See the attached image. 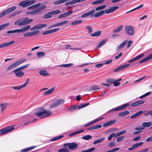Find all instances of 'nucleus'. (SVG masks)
Returning a JSON list of instances; mask_svg holds the SVG:
<instances>
[{"label": "nucleus", "mask_w": 152, "mask_h": 152, "mask_svg": "<svg viewBox=\"0 0 152 152\" xmlns=\"http://www.w3.org/2000/svg\"><path fill=\"white\" fill-rule=\"evenodd\" d=\"M118 8L119 7L118 6H113L110 8L109 9L98 11L94 13L95 10H93L83 14L81 16V18H85L91 16V18H97L103 15L105 13H106L107 14H108L112 12L117 10Z\"/></svg>", "instance_id": "1"}, {"label": "nucleus", "mask_w": 152, "mask_h": 152, "mask_svg": "<svg viewBox=\"0 0 152 152\" xmlns=\"http://www.w3.org/2000/svg\"><path fill=\"white\" fill-rule=\"evenodd\" d=\"M51 112L47 110L44 108H40L38 109V112L35 114L41 118H43L50 116L51 114Z\"/></svg>", "instance_id": "2"}, {"label": "nucleus", "mask_w": 152, "mask_h": 152, "mask_svg": "<svg viewBox=\"0 0 152 152\" xmlns=\"http://www.w3.org/2000/svg\"><path fill=\"white\" fill-rule=\"evenodd\" d=\"M33 19H29L28 17L18 19L15 23L16 25L20 26H25L26 25L32 22L33 21Z\"/></svg>", "instance_id": "3"}, {"label": "nucleus", "mask_w": 152, "mask_h": 152, "mask_svg": "<svg viewBox=\"0 0 152 152\" xmlns=\"http://www.w3.org/2000/svg\"><path fill=\"white\" fill-rule=\"evenodd\" d=\"M37 0H26L20 2L18 5L25 8L31 5L36 3Z\"/></svg>", "instance_id": "4"}, {"label": "nucleus", "mask_w": 152, "mask_h": 152, "mask_svg": "<svg viewBox=\"0 0 152 152\" xmlns=\"http://www.w3.org/2000/svg\"><path fill=\"white\" fill-rule=\"evenodd\" d=\"M26 59H23L19 60L10 65L7 68V70H11L16 67L19 65L26 61Z\"/></svg>", "instance_id": "5"}, {"label": "nucleus", "mask_w": 152, "mask_h": 152, "mask_svg": "<svg viewBox=\"0 0 152 152\" xmlns=\"http://www.w3.org/2000/svg\"><path fill=\"white\" fill-rule=\"evenodd\" d=\"M14 129L13 126L11 125L1 129L0 130V135L5 134L13 130Z\"/></svg>", "instance_id": "6"}, {"label": "nucleus", "mask_w": 152, "mask_h": 152, "mask_svg": "<svg viewBox=\"0 0 152 152\" xmlns=\"http://www.w3.org/2000/svg\"><path fill=\"white\" fill-rule=\"evenodd\" d=\"M16 9V7L13 6L5 10L2 11L1 13H0V18L2 17L5 15L9 14L11 12L13 11Z\"/></svg>", "instance_id": "7"}, {"label": "nucleus", "mask_w": 152, "mask_h": 152, "mask_svg": "<svg viewBox=\"0 0 152 152\" xmlns=\"http://www.w3.org/2000/svg\"><path fill=\"white\" fill-rule=\"evenodd\" d=\"M65 102L64 99H58L55 100L54 103L50 105V108L56 107L63 104Z\"/></svg>", "instance_id": "8"}, {"label": "nucleus", "mask_w": 152, "mask_h": 152, "mask_svg": "<svg viewBox=\"0 0 152 152\" xmlns=\"http://www.w3.org/2000/svg\"><path fill=\"white\" fill-rule=\"evenodd\" d=\"M130 105L129 103H127L123 105H121L120 106L115 107L114 108L108 111V113H110L111 112H113L114 111H117L122 110Z\"/></svg>", "instance_id": "9"}, {"label": "nucleus", "mask_w": 152, "mask_h": 152, "mask_svg": "<svg viewBox=\"0 0 152 152\" xmlns=\"http://www.w3.org/2000/svg\"><path fill=\"white\" fill-rule=\"evenodd\" d=\"M126 33L129 35H132L134 33V29L132 26H129L125 27Z\"/></svg>", "instance_id": "10"}, {"label": "nucleus", "mask_w": 152, "mask_h": 152, "mask_svg": "<svg viewBox=\"0 0 152 152\" xmlns=\"http://www.w3.org/2000/svg\"><path fill=\"white\" fill-rule=\"evenodd\" d=\"M13 72H14L15 75L18 77H22L24 75V73L18 68L14 70Z\"/></svg>", "instance_id": "11"}, {"label": "nucleus", "mask_w": 152, "mask_h": 152, "mask_svg": "<svg viewBox=\"0 0 152 152\" xmlns=\"http://www.w3.org/2000/svg\"><path fill=\"white\" fill-rule=\"evenodd\" d=\"M47 25L46 24H43L38 25L31 28L30 30L31 31H34L37 29H40L46 27Z\"/></svg>", "instance_id": "12"}, {"label": "nucleus", "mask_w": 152, "mask_h": 152, "mask_svg": "<svg viewBox=\"0 0 152 152\" xmlns=\"http://www.w3.org/2000/svg\"><path fill=\"white\" fill-rule=\"evenodd\" d=\"M130 65L129 64H127L121 66L114 69V71L116 72L122 70L129 66Z\"/></svg>", "instance_id": "13"}, {"label": "nucleus", "mask_w": 152, "mask_h": 152, "mask_svg": "<svg viewBox=\"0 0 152 152\" xmlns=\"http://www.w3.org/2000/svg\"><path fill=\"white\" fill-rule=\"evenodd\" d=\"M143 144V142H140L133 144L132 147L129 148H128V150L129 151H133L137 147L142 145Z\"/></svg>", "instance_id": "14"}, {"label": "nucleus", "mask_w": 152, "mask_h": 152, "mask_svg": "<svg viewBox=\"0 0 152 152\" xmlns=\"http://www.w3.org/2000/svg\"><path fill=\"white\" fill-rule=\"evenodd\" d=\"M39 30H37L33 31H30L24 34H23V36L26 37L31 36L38 34L39 33Z\"/></svg>", "instance_id": "15"}, {"label": "nucleus", "mask_w": 152, "mask_h": 152, "mask_svg": "<svg viewBox=\"0 0 152 152\" xmlns=\"http://www.w3.org/2000/svg\"><path fill=\"white\" fill-rule=\"evenodd\" d=\"M59 28H57L45 31L42 34L43 35H45L50 34L57 31L59 30Z\"/></svg>", "instance_id": "16"}, {"label": "nucleus", "mask_w": 152, "mask_h": 152, "mask_svg": "<svg viewBox=\"0 0 152 152\" xmlns=\"http://www.w3.org/2000/svg\"><path fill=\"white\" fill-rule=\"evenodd\" d=\"M144 103V100H139L131 104V106L132 107H135L142 104Z\"/></svg>", "instance_id": "17"}, {"label": "nucleus", "mask_w": 152, "mask_h": 152, "mask_svg": "<svg viewBox=\"0 0 152 152\" xmlns=\"http://www.w3.org/2000/svg\"><path fill=\"white\" fill-rule=\"evenodd\" d=\"M14 42V41H12L10 42L3 43L0 45V48H2L10 46L13 44Z\"/></svg>", "instance_id": "18"}, {"label": "nucleus", "mask_w": 152, "mask_h": 152, "mask_svg": "<svg viewBox=\"0 0 152 152\" xmlns=\"http://www.w3.org/2000/svg\"><path fill=\"white\" fill-rule=\"evenodd\" d=\"M68 22V21L67 20H64L62 22H59V23H57L55 24H54V25H53L52 26H50L49 28H53L55 27L56 26H60L61 25H64L65 24H66Z\"/></svg>", "instance_id": "19"}, {"label": "nucleus", "mask_w": 152, "mask_h": 152, "mask_svg": "<svg viewBox=\"0 0 152 152\" xmlns=\"http://www.w3.org/2000/svg\"><path fill=\"white\" fill-rule=\"evenodd\" d=\"M69 148L71 150H74L78 147L77 144L75 142L70 143Z\"/></svg>", "instance_id": "20"}, {"label": "nucleus", "mask_w": 152, "mask_h": 152, "mask_svg": "<svg viewBox=\"0 0 152 152\" xmlns=\"http://www.w3.org/2000/svg\"><path fill=\"white\" fill-rule=\"evenodd\" d=\"M31 28L30 25L26 26L23 28L18 29L19 33H21L23 32L26 31H28Z\"/></svg>", "instance_id": "21"}, {"label": "nucleus", "mask_w": 152, "mask_h": 152, "mask_svg": "<svg viewBox=\"0 0 152 152\" xmlns=\"http://www.w3.org/2000/svg\"><path fill=\"white\" fill-rule=\"evenodd\" d=\"M144 56V54H141L140 55H139L137 56L136 57H134L133 58L129 60V61L128 62L129 63H130L133 62L134 61H135L137 60L138 59H140V58H142V57L143 56Z\"/></svg>", "instance_id": "22"}, {"label": "nucleus", "mask_w": 152, "mask_h": 152, "mask_svg": "<svg viewBox=\"0 0 152 152\" xmlns=\"http://www.w3.org/2000/svg\"><path fill=\"white\" fill-rule=\"evenodd\" d=\"M151 58H152V54L149 55L148 56L143 58L140 61L139 63H143Z\"/></svg>", "instance_id": "23"}, {"label": "nucleus", "mask_w": 152, "mask_h": 152, "mask_svg": "<svg viewBox=\"0 0 152 152\" xmlns=\"http://www.w3.org/2000/svg\"><path fill=\"white\" fill-rule=\"evenodd\" d=\"M41 3H40L35 4L31 6L28 7L27 8V9L28 10H31L36 9L38 7H39L41 5Z\"/></svg>", "instance_id": "24"}, {"label": "nucleus", "mask_w": 152, "mask_h": 152, "mask_svg": "<svg viewBox=\"0 0 152 152\" xmlns=\"http://www.w3.org/2000/svg\"><path fill=\"white\" fill-rule=\"evenodd\" d=\"M143 113V111H140L137 113H135L134 115H132L130 117V118H135L140 115H141Z\"/></svg>", "instance_id": "25"}, {"label": "nucleus", "mask_w": 152, "mask_h": 152, "mask_svg": "<svg viewBox=\"0 0 152 152\" xmlns=\"http://www.w3.org/2000/svg\"><path fill=\"white\" fill-rule=\"evenodd\" d=\"M9 105V104L7 103H2L1 104L0 106H1V112L3 113L4 111L6 109L7 107Z\"/></svg>", "instance_id": "26"}, {"label": "nucleus", "mask_w": 152, "mask_h": 152, "mask_svg": "<svg viewBox=\"0 0 152 152\" xmlns=\"http://www.w3.org/2000/svg\"><path fill=\"white\" fill-rule=\"evenodd\" d=\"M115 122V120L110 121L107 123H106L103 124V126L104 127H107L110 125L113 124Z\"/></svg>", "instance_id": "27"}, {"label": "nucleus", "mask_w": 152, "mask_h": 152, "mask_svg": "<svg viewBox=\"0 0 152 152\" xmlns=\"http://www.w3.org/2000/svg\"><path fill=\"white\" fill-rule=\"evenodd\" d=\"M152 125L151 122H144L142 123V126L143 127H144V129L145 127H148L151 126Z\"/></svg>", "instance_id": "28"}, {"label": "nucleus", "mask_w": 152, "mask_h": 152, "mask_svg": "<svg viewBox=\"0 0 152 152\" xmlns=\"http://www.w3.org/2000/svg\"><path fill=\"white\" fill-rule=\"evenodd\" d=\"M83 23V21L81 20L75 21L72 22L71 23L72 26H75L81 24Z\"/></svg>", "instance_id": "29"}, {"label": "nucleus", "mask_w": 152, "mask_h": 152, "mask_svg": "<svg viewBox=\"0 0 152 152\" xmlns=\"http://www.w3.org/2000/svg\"><path fill=\"white\" fill-rule=\"evenodd\" d=\"M35 147L36 146H33L28 148L22 149L21 150V152H26L32 150L35 148Z\"/></svg>", "instance_id": "30"}, {"label": "nucleus", "mask_w": 152, "mask_h": 152, "mask_svg": "<svg viewBox=\"0 0 152 152\" xmlns=\"http://www.w3.org/2000/svg\"><path fill=\"white\" fill-rule=\"evenodd\" d=\"M127 42V40H126L122 42L119 45V46H118V50H119L121 48H123L125 46Z\"/></svg>", "instance_id": "31"}, {"label": "nucleus", "mask_w": 152, "mask_h": 152, "mask_svg": "<svg viewBox=\"0 0 152 152\" xmlns=\"http://www.w3.org/2000/svg\"><path fill=\"white\" fill-rule=\"evenodd\" d=\"M55 87H53L52 88L49 89L48 91H46L43 93V95L44 96L49 95L52 93L54 91Z\"/></svg>", "instance_id": "32"}, {"label": "nucleus", "mask_w": 152, "mask_h": 152, "mask_svg": "<svg viewBox=\"0 0 152 152\" xmlns=\"http://www.w3.org/2000/svg\"><path fill=\"white\" fill-rule=\"evenodd\" d=\"M84 130L83 129H81L80 130L78 131H76L74 132H73L71 134H70L69 135V137H71L72 136H74L75 135H76V134H78L80 133H82L84 132Z\"/></svg>", "instance_id": "33"}, {"label": "nucleus", "mask_w": 152, "mask_h": 152, "mask_svg": "<svg viewBox=\"0 0 152 152\" xmlns=\"http://www.w3.org/2000/svg\"><path fill=\"white\" fill-rule=\"evenodd\" d=\"M40 75L43 76H48L49 73H48L46 70H41L39 71Z\"/></svg>", "instance_id": "34"}, {"label": "nucleus", "mask_w": 152, "mask_h": 152, "mask_svg": "<svg viewBox=\"0 0 152 152\" xmlns=\"http://www.w3.org/2000/svg\"><path fill=\"white\" fill-rule=\"evenodd\" d=\"M63 135H61L59 136L55 137L50 139L51 141H54L62 139L64 137Z\"/></svg>", "instance_id": "35"}, {"label": "nucleus", "mask_w": 152, "mask_h": 152, "mask_svg": "<svg viewBox=\"0 0 152 152\" xmlns=\"http://www.w3.org/2000/svg\"><path fill=\"white\" fill-rule=\"evenodd\" d=\"M123 26V25H121L118 27L117 28L113 30V33H118L122 29Z\"/></svg>", "instance_id": "36"}, {"label": "nucleus", "mask_w": 152, "mask_h": 152, "mask_svg": "<svg viewBox=\"0 0 152 152\" xmlns=\"http://www.w3.org/2000/svg\"><path fill=\"white\" fill-rule=\"evenodd\" d=\"M38 13L37 9H35L34 10L31 11H29L26 12V14H30L32 15H36Z\"/></svg>", "instance_id": "37"}, {"label": "nucleus", "mask_w": 152, "mask_h": 152, "mask_svg": "<svg viewBox=\"0 0 152 152\" xmlns=\"http://www.w3.org/2000/svg\"><path fill=\"white\" fill-rule=\"evenodd\" d=\"M77 109V105H74L69 107L68 110L69 111L72 112Z\"/></svg>", "instance_id": "38"}, {"label": "nucleus", "mask_w": 152, "mask_h": 152, "mask_svg": "<svg viewBox=\"0 0 152 152\" xmlns=\"http://www.w3.org/2000/svg\"><path fill=\"white\" fill-rule=\"evenodd\" d=\"M129 113V112L128 111H126L120 113L118 115L119 117H124L128 114Z\"/></svg>", "instance_id": "39"}, {"label": "nucleus", "mask_w": 152, "mask_h": 152, "mask_svg": "<svg viewBox=\"0 0 152 152\" xmlns=\"http://www.w3.org/2000/svg\"><path fill=\"white\" fill-rule=\"evenodd\" d=\"M102 32L101 31H98L91 35L92 37H98L101 34Z\"/></svg>", "instance_id": "40"}, {"label": "nucleus", "mask_w": 152, "mask_h": 152, "mask_svg": "<svg viewBox=\"0 0 152 152\" xmlns=\"http://www.w3.org/2000/svg\"><path fill=\"white\" fill-rule=\"evenodd\" d=\"M107 41V39L103 40L101 41L97 45V47L100 48L103 46L106 42Z\"/></svg>", "instance_id": "41"}, {"label": "nucleus", "mask_w": 152, "mask_h": 152, "mask_svg": "<svg viewBox=\"0 0 152 152\" xmlns=\"http://www.w3.org/2000/svg\"><path fill=\"white\" fill-rule=\"evenodd\" d=\"M90 104L89 103H87L86 104H83L79 106L77 105V108L78 110H80V109L84 107L89 105Z\"/></svg>", "instance_id": "42"}, {"label": "nucleus", "mask_w": 152, "mask_h": 152, "mask_svg": "<svg viewBox=\"0 0 152 152\" xmlns=\"http://www.w3.org/2000/svg\"><path fill=\"white\" fill-rule=\"evenodd\" d=\"M52 16V15L50 12L45 14L44 15L43 18L45 19L49 18H51Z\"/></svg>", "instance_id": "43"}, {"label": "nucleus", "mask_w": 152, "mask_h": 152, "mask_svg": "<svg viewBox=\"0 0 152 152\" xmlns=\"http://www.w3.org/2000/svg\"><path fill=\"white\" fill-rule=\"evenodd\" d=\"M105 139L104 137H103L102 138H99L96 140L94 141V144H96L99 143L102 141H104Z\"/></svg>", "instance_id": "44"}, {"label": "nucleus", "mask_w": 152, "mask_h": 152, "mask_svg": "<svg viewBox=\"0 0 152 152\" xmlns=\"http://www.w3.org/2000/svg\"><path fill=\"white\" fill-rule=\"evenodd\" d=\"M45 53L43 52H39L37 53V55L38 56V58L44 57L45 56Z\"/></svg>", "instance_id": "45"}, {"label": "nucleus", "mask_w": 152, "mask_h": 152, "mask_svg": "<svg viewBox=\"0 0 152 152\" xmlns=\"http://www.w3.org/2000/svg\"><path fill=\"white\" fill-rule=\"evenodd\" d=\"M92 137L90 135H86L82 137V139L84 140H88L91 139Z\"/></svg>", "instance_id": "46"}, {"label": "nucleus", "mask_w": 152, "mask_h": 152, "mask_svg": "<svg viewBox=\"0 0 152 152\" xmlns=\"http://www.w3.org/2000/svg\"><path fill=\"white\" fill-rule=\"evenodd\" d=\"M100 88L97 86H94L91 87L90 90L91 91H94L100 90Z\"/></svg>", "instance_id": "47"}, {"label": "nucleus", "mask_w": 152, "mask_h": 152, "mask_svg": "<svg viewBox=\"0 0 152 152\" xmlns=\"http://www.w3.org/2000/svg\"><path fill=\"white\" fill-rule=\"evenodd\" d=\"M9 25V23H5L4 24L0 25V31Z\"/></svg>", "instance_id": "48"}, {"label": "nucleus", "mask_w": 152, "mask_h": 152, "mask_svg": "<svg viewBox=\"0 0 152 152\" xmlns=\"http://www.w3.org/2000/svg\"><path fill=\"white\" fill-rule=\"evenodd\" d=\"M106 7V6L105 5H102L99 7H97L96 8L95 11H98L102 10L104 9Z\"/></svg>", "instance_id": "49"}, {"label": "nucleus", "mask_w": 152, "mask_h": 152, "mask_svg": "<svg viewBox=\"0 0 152 152\" xmlns=\"http://www.w3.org/2000/svg\"><path fill=\"white\" fill-rule=\"evenodd\" d=\"M105 0H97L92 3L93 5L96 4L102 3Z\"/></svg>", "instance_id": "50"}, {"label": "nucleus", "mask_w": 152, "mask_h": 152, "mask_svg": "<svg viewBox=\"0 0 152 152\" xmlns=\"http://www.w3.org/2000/svg\"><path fill=\"white\" fill-rule=\"evenodd\" d=\"M46 8V5H43L37 9L38 12L45 9Z\"/></svg>", "instance_id": "51"}, {"label": "nucleus", "mask_w": 152, "mask_h": 152, "mask_svg": "<svg viewBox=\"0 0 152 152\" xmlns=\"http://www.w3.org/2000/svg\"><path fill=\"white\" fill-rule=\"evenodd\" d=\"M52 15H55L60 13V11L59 10H57L50 12Z\"/></svg>", "instance_id": "52"}, {"label": "nucleus", "mask_w": 152, "mask_h": 152, "mask_svg": "<svg viewBox=\"0 0 152 152\" xmlns=\"http://www.w3.org/2000/svg\"><path fill=\"white\" fill-rule=\"evenodd\" d=\"M58 151V152H69V151L68 149L65 148L60 149Z\"/></svg>", "instance_id": "53"}, {"label": "nucleus", "mask_w": 152, "mask_h": 152, "mask_svg": "<svg viewBox=\"0 0 152 152\" xmlns=\"http://www.w3.org/2000/svg\"><path fill=\"white\" fill-rule=\"evenodd\" d=\"M74 65V64L73 63H70V64H62L59 65V66H63L65 67H70L73 66Z\"/></svg>", "instance_id": "54"}, {"label": "nucleus", "mask_w": 152, "mask_h": 152, "mask_svg": "<svg viewBox=\"0 0 152 152\" xmlns=\"http://www.w3.org/2000/svg\"><path fill=\"white\" fill-rule=\"evenodd\" d=\"M15 33H19L18 31V29H16L14 30H10L9 31H7V34H13Z\"/></svg>", "instance_id": "55"}, {"label": "nucleus", "mask_w": 152, "mask_h": 152, "mask_svg": "<svg viewBox=\"0 0 152 152\" xmlns=\"http://www.w3.org/2000/svg\"><path fill=\"white\" fill-rule=\"evenodd\" d=\"M68 16L67 15L66 13V12H65V13H64L63 14L59 15L58 17V18L59 19H61V18H66Z\"/></svg>", "instance_id": "56"}, {"label": "nucleus", "mask_w": 152, "mask_h": 152, "mask_svg": "<svg viewBox=\"0 0 152 152\" xmlns=\"http://www.w3.org/2000/svg\"><path fill=\"white\" fill-rule=\"evenodd\" d=\"M95 148H92L87 150H84L82 151V152H92L95 149Z\"/></svg>", "instance_id": "57"}, {"label": "nucleus", "mask_w": 152, "mask_h": 152, "mask_svg": "<svg viewBox=\"0 0 152 152\" xmlns=\"http://www.w3.org/2000/svg\"><path fill=\"white\" fill-rule=\"evenodd\" d=\"M23 85H21L20 86H13L12 88L14 90H20L23 88Z\"/></svg>", "instance_id": "58"}, {"label": "nucleus", "mask_w": 152, "mask_h": 152, "mask_svg": "<svg viewBox=\"0 0 152 152\" xmlns=\"http://www.w3.org/2000/svg\"><path fill=\"white\" fill-rule=\"evenodd\" d=\"M113 137H115V133L112 134L108 137V140L109 141H110L111 140L112 138H113Z\"/></svg>", "instance_id": "59"}, {"label": "nucleus", "mask_w": 152, "mask_h": 152, "mask_svg": "<svg viewBox=\"0 0 152 152\" xmlns=\"http://www.w3.org/2000/svg\"><path fill=\"white\" fill-rule=\"evenodd\" d=\"M120 148H116L107 151L106 152H116L115 151L119 150Z\"/></svg>", "instance_id": "60"}, {"label": "nucleus", "mask_w": 152, "mask_h": 152, "mask_svg": "<svg viewBox=\"0 0 152 152\" xmlns=\"http://www.w3.org/2000/svg\"><path fill=\"white\" fill-rule=\"evenodd\" d=\"M20 12V11H19L18 12H14L12 14H11L10 15V16L11 17H13L15 16L16 15L19 14Z\"/></svg>", "instance_id": "61"}, {"label": "nucleus", "mask_w": 152, "mask_h": 152, "mask_svg": "<svg viewBox=\"0 0 152 152\" xmlns=\"http://www.w3.org/2000/svg\"><path fill=\"white\" fill-rule=\"evenodd\" d=\"M94 124V122L93 121H92L90 122L85 124L84 126L85 127H86L88 126H89L91 125Z\"/></svg>", "instance_id": "62"}, {"label": "nucleus", "mask_w": 152, "mask_h": 152, "mask_svg": "<svg viewBox=\"0 0 152 152\" xmlns=\"http://www.w3.org/2000/svg\"><path fill=\"white\" fill-rule=\"evenodd\" d=\"M107 82L109 83H113L115 82V80L113 79H108L106 80Z\"/></svg>", "instance_id": "63"}, {"label": "nucleus", "mask_w": 152, "mask_h": 152, "mask_svg": "<svg viewBox=\"0 0 152 152\" xmlns=\"http://www.w3.org/2000/svg\"><path fill=\"white\" fill-rule=\"evenodd\" d=\"M149 115H150L151 116V117H152V110L147 112L145 115V116H148Z\"/></svg>", "instance_id": "64"}]
</instances>
